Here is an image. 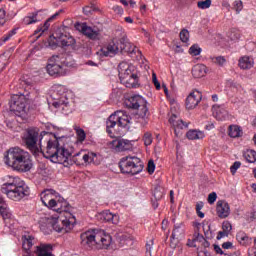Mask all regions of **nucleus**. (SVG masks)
Wrapping results in <instances>:
<instances>
[{"label": "nucleus", "instance_id": "f257e3e1", "mask_svg": "<svg viewBox=\"0 0 256 256\" xmlns=\"http://www.w3.org/2000/svg\"><path fill=\"white\" fill-rule=\"evenodd\" d=\"M41 153L46 159H50L52 163H60L61 165H71L69 161H73L71 152L65 149V146H61L59 139L51 134L44 132V136L40 138Z\"/></svg>", "mask_w": 256, "mask_h": 256}, {"label": "nucleus", "instance_id": "f03ea898", "mask_svg": "<svg viewBox=\"0 0 256 256\" xmlns=\"http://www.w3.org/2000/svg\"><path fill=\"white\" fill-rule=\"evenodd\" d=\"M4 163L8 167L19 171L20 173H27L33 168V160H31V154L29 152L19 148H10L4 156Z\"/></svg>", "mask_w": 256, "mask_h": 256}, {"label": "nucleus", "instance_id": "7ed1b4c3", "mask_svg": "<svg viewBox=\"0 0 256 256\" xmlns=\"http://www.w3.org/2000/svg\"><path fill=\"white\" fill-rule=\"evenodd\" d=\"M1 193L12 201H21L31 195V188L21 178L10 176L9 180L2 184Z\"/></svg>", "mask_w": 256, "mask_h": 256}, {"label": "nucleus", "instance_id": "20e7f679", "mask_svg": "<svg viewBox=\"0 0 256 256\" xmlns=\"http://www.w3.org/2000/svg\"><path fill=\"white\" fill-rule=\"evenodd\" d=\"M81 245L86 249H107L111 245V235L103 230H88L80 235Z\"/></svg>", "mask_w": 256, "mask_h": 256}, {"label": "nucleus", "instance_id": "39448f33", "mask_svg": "<svg viewBox=\"0 0 256 256\" xmlns=\"http://www.w3.org/2000/svg\"><path fill=\"white\" fill-rule=\"evenodd\" d=\"M129 115L123 110H119L111 114L106 121V132L113 139L115 138V133H121V130L115 129L120 127V129L129 130Z\"/></svg>", "mask_w": 256, "mask_h": 256}, {"label": "nucleus", "instance_id": "423d86ee", "mask_svg": "<svg viewBox=\"0 0 256 256\" xmlns=\"http://www.w3.org/2000/svg\"><path fill=\"white\" fill-rule=\"evenodd\" d=\"M46 132H41L39 135V129L37 128H28L23 133L22 143L26 148L33 153V155H39L41 153V138L45 137Z\"/></svg>", "mask_w": 256, "mask_h": 256}, {"label": "nucleus", "instance_id": "0eeeda50", "mask_svg": "<svg viewBox=\"0 0 256 256\" xmlns=\"http://www.w3.org/2000/svg\"><path fill=\"white\" fill-rule=\"evenodd\" d=\"M68 63L61 55H53L48 59L46 71L50 77H63L67 75Z\"/></svg>", "mask_w": 256, "mask_h": 256}, {"label": "nucleus", "instance_id": "6e6552de", "mask_svg": "<svg viewBox=\"0 0 256 256\" xmlns=\"http://www.w3.org/2000/svg\"><path fill=\"white\" fill-rule=\"evenodd\" d=\"M130 115H134L136 119H145L149 115V108H147V100L141 95H134L129 98Z\"/></svg>", "mask_w": 256, "mask_h": 256}, {"label": "nucleus", "instance_id": "1a4fd4ad", "mask_svg": "<svg viewBox=\"0 0 256 256\" xmlns=\"http://www.w3.org/2000/svg\"><path fill=\"white\" fill-rule=\"evenodd\" d=\"M10 110L4 112V117H14L21 113H25L27 107V96L25 94H14L9 101Z\"/></svg>", "mask_w": 256, "mask_h": 256}, {"label": "nucleus", "instance_id": "9d476101", "mask_svg": "<svg viewBox=\"0 0 256 256\" xmlns=\"http://www.w3.org/2000/svg\"><path fill=\"white\" fill-rule=\"evenodd\" d=\"M75 29H77V31H80V33H82L92 41H99L101 39V31L92 28L91 26H87V24L85 23L77 22L75 24Z\"/></svg>", "mask_w": 256, "mask_h": 256}, {"label": "nucleus", "instance_id": "9b49d317", "mask_svg": "<svg viewBox=\"0 0 256 256\" xmlns=\"http://www.w3.org/2000/svg\"><path fill=\"white\" fill-rule=\"evenodd\" d=\"M169 123L174 129V134L176 135V137H181V135H183V132H181V130L187 129V127H189V124L181 120L178 114H172L169 118Z\"/></svg>", "mask_w": 256, "mask_h": 256}, {"label": "nucleus", "instance_id": "f8f14e48", "mask_svg": "<svg viewBox=\"0 0 256 256\" xmlns=\"http://www.w3.org/2000/svg\"><path fill=\"white\" fill-rule=\"evenodd\" d=\"M41 201L45 207L48 209H53L55 207V203L59 196H57V192L55 190H45L40 194Z\"/></svg>", "mask_w": 256, "mask_h": 256}, {"label": "nucleus", "instance_id": "ddd939ff", "mask_svg": "<svg viewBox=\"0 0 256 256\" xmlns=\"http://www.w3.org/2000/svg\"><path fill=\"white\" fill-rule=\"evenodd\" d=\"M129 86L130 89H140L141 87V72L137 70V66L129 65Z\"/></svg>", "mask_w": 256, "mask_h": 256}, {"label": "nucleus", "instance_id": "4468645a", "mask_svg": "<svg viewBox=\"0 0 256 256\" xmlns=\"http://www.w3.org/2000/svg\"><path fill=\"white\" fill-rule=\"evenodd\" d=\"M129 169L130 175H139L143 171V161L137 156H129Z\"/></svg>", "mask_w": 256, "mask_h": 256}, {"label": "nucleus", "instance_id": "2eb2a0df", "mask_svg": "<svg viewBox=\"0 0 256 256\" xmlns=\"http://www.w3.org/2000/svg\"><path fill=\"white\" fill-rule=\"evenodd\" d=\"M127 71H129V63L121 62L118 65V73L120 83L125 87H129V73Z\"/></svg>", "mask_w": 256, "mask_h": 256}, {"label": "nucleus", "instance_id": "dca6fc26", "mask_svg": "<svg viewBox=\"0 0 256 256\" xmlns=\"http://www.w3.org/2000/svg\"><path fill=\"white\" fill-rule=\"evenodd\" d=\"M110 149L116 151L117 153H123V151L129 150V140L125 139H115L109 143Z\"/></svg>", "mask_w": 256, "mask_h": 256}, {"label": "nucleus", "instance_id": "f3484780", "mask_svg": "<svg viewBox=\"0 0 256 256\" xmlns=\"http://www.w3.org/2000/svg\"><path fill=\"white\" fill-rule=\"evenodd\" d=\"M202 95L199 91L191 92L186 98V109H195L201 102Z\"/></svg>", "mask_w": 256, "mask_h": 256}, {"label": "nucleus", "instance_id": "a211bd4d", "mask_svg": "<svg viewBox=\"0 0 256 256\" xmlns=\"http://www.w3.org/2000/svg\"><path fill=\"white\" fill-rule=\"evenodd\" d=\"M216 213L220 219H226V217H229V214L231 213L229 203L225 200L218 201L216 204Z\"/></svg>", "mask_w": 256, "mask_h": 256}, {"label": "nucleus", "instance_id": "6ab92c4d", "mask_svg": "<svg viewBox=\"0 0 256 256\" xmlns=\"http://www.w3.org/2000/svg\"><path fill=\"white\" fill-rule=\"evenodd\" d=\"M95 157H97V154L93 152L83 154L82 156L81 152H79L72 156V162L76 165H81V161H84V163H93V161H95Z\"/></svg>", "mask_w": 256, "mask_h": 256}, {"label": "nucleus", "instance_id": "aec40b11", "mask_svg": "<svg viewBox=\"0 0 256 256\" xmlns=\"http://www.w3.org/2000/svg\"><path fill=\"white\" fill-rule=\"evenodd\" d=\"M129 243V255L139 256L141 253V244L139 243V239L134 235H130Z\"/></svg>", "mask_w": 256, "mask_h": 256}, {"label": "nucleus", "instance_id": "412c9836", "mask_svg": "<svg viewBox=\"0 0 256 256\" xmlns=\"http://www.w3.org/2000/svg\"><path fill=\"white\" fill-rule=\"evenodd\" d=\"M70 207L71 206L64 198H62L61 196H58L54 204V207L52 208V211H56V213H67Z\"/></svg>", "mask_w": 256, "mask_h": 256}, {"label": "nucleus", "instance_id": "4be33fe9", "mask_svg": "<svg viewBox=\"0 0 256 256\" xmlns=\"http://www.w3.org/2000/svg\"><path fill=\"white\" fill-rule=\"evenodd\" d=\"M34 253H36L37 256H54L53 246L51 244L41 243L39 246H36Z\"/></svg>", "mask_w": 256, "mask_h": 256}, {"label": "nucleus", "instance_id": "5701e85b", "mask_svg": "<svg viewBox=\"0 0 256 256\" xmlns=\"http://www.w3.org/2000/svg\"><path fill=\"white\" fill-rule=\"evenodd\" d=\"M236 241L239 245H242V247H249V245L253 243V238L249 237L245 231L240 230L236 234Z\"/></svg>", "mask_w": 256, "mask_h": 256}, {"label": "nucleus", "instance_id": "b1692460", "mask_svg": "<svg viewBox=\"0 0 256 256\" xmlns=\"http://www.w3.org/2000/svg\"><path fill=\"white\" fill-rule=\"evenodd\" d=\"M36 242L35 237L29 234L22 236V249L25 251L24 253H31V247H33Z\"/></svg>", "mask_w": 256, "mask_h": 256}, {"label": "nucleus", "instance_id": "393cba45", "mask_svg": "<svg viewBox=\"0 0 256 256\" xmlns=\"http://www.w3.org/2000/svg\"><path fill=\"white\" fill-rule=\"evenodd\" d=\"M118 51L119 47H117L115 43H110L107 47H104L100 50V55L102 57H115Z\"/></svg>", "mask_w": 256, "mask_h": 256}, {"label": "nucleus", "instance_id": "a878e982", "mask_svg": "<svg viewBox=\"0 0 256 256\" xmlns=\"http://www.w3.org/2000/svg\"><path fill=\"white\" fill-rule=\"evenodd\" d=\"M100 219L102 221H107L113 223V225H117L119 223V215L111 213L109 210H105L99 214Z\"/></svg>", "mask_w": 256, "mask_h": 256}, {"label": "nucleus", "instance_id": "bb28decb", "mask_svg": "<svg viewBox=\"0 0 256 256\" xmlns=\"http://www.w3.org/2000/svg\"><path fill=\"white\" fill-rule=\"evenodd\" d=\"M192 75L196 79L205 77L207 75V66L205 64H197L192 68Z\"/></svg>", "mask_w": 256, "mask_h": 256}, {"label": "nucleus", "instance_id": "cd10ccee", "mask_svg": "<svg viewBox=\"0 0 256 256\" xmlns=\"http://www.w3.org/2000/svg\"><path fill=\"white\" fill-rule=\"evenodd\" d=\"M238 65L240 67V69H252L253 65H255V61L253 60L252 57L249 56H242L239 59Z\"/></svg>", "mask_w": 256, "mask_h": 256}, {"label": "nucleus", "instance_id": "c85d7f7f", "mask_svg": "<svg viewBox=\"0 0 256 256\" xmlns=\"http://www.w3.org/2000/svg\"><path fill=\"white\" fill-rule=\"evenodd\" d=\"M213 109V115L218 121H225V119H227L229 112H227L225 108L221 106H214Z\"/></svg>", "mask_w": 256, "mask_h": 256}, {"label": "nucleus", "instance_id": "c756f323", "mask_svg": "<svg viewBox=\"0 0 256 256\" xmlns=\"http://www.w3.org/2000/svg\"><path fill=\"white\" fill-rule=\"evenodd\" d=\"M129 55L134 62L141 61V59H143V54H141V50H139V48H137V46L133 44H130Z\"/></svg>", "mask_w": 256, "mask_h": 256}, {"label": "nucleus", "instance_id": "7c9ffc66", "mask_svg": "<svg viewBox=\"0 0 256 256\" xmlns=\"http://www.w3.org/2000/svg\"><path fill=\"white\" fill-rule=\"evenodd\" d=\"M53 106L56 107V109H62V111H69V100L67 97L62 96L59 101L53 102Z\"/></svg>", "mask_w": 256, "mask_h": 256}, {"label": "nucleus", "instance_id": "2f4dec72", "mask_svg": "<svg viewBox=\"0 0 256 256\" xmlns=\"http://www.w3.org/2000/svg\"><path fill=\"white\" fill-rule=\"evenodd\" d=\"M228 135L232 139H237L243 135V130L237 125H230L228 128Z\"/></svg>", "mask_w": 256, "mask_h": 256}, {"label": "nucleus", "instance_id": "473e14b6", "mask_svg": "<svg viewBox=\"0 0 256 256\" xmlns=\"http://www.w3.org/2000/svg\"><path fill=\"white\" fill-rule=\"evenodd\" d=\"M187 139H190V141H195L197 139H204L205 138V133L203 131L199 130H189L186 133Z\"/></svg>", "mask_w": 256, "mask_h": 256}, {"label": "nucleus", "instance_id": "72a5a7b5", "mask_svg": "<svg viewBox=\"0 0 256 256\" xmlns=\"http://www.w3.org/2000/svg\"><path fill=\"white\" fill-rule=\"evenodd\" d=\"M185 233V228H183V223H178L174 225V229L172 231V239H179Z\"/></svg>", "mask_w": 256, "mask_h": 256}, {"label": "nucleus", "instance_id": "f704fd0d", "mask_svg": "<svg viewBox=\"0 0 256 256\" xmlns=\"http://www.w3.org/2000/svg\"><path fill=\"white\" fill-rule=\"evenodd\" d=\"M119 167L121 173H123L124 175L129 174V156H126L120 160Z\"/></svg>", "mask_w": 256, "mask_h": 256}, {"label": "nucleus", "instance_id": "c9c22d12", "mask_svg": "<svg viewBox=\"0 0 256 256\" xmlns=\"http://www.w3.org/2000/svg\"><path fill=\"white\" fill-rule=\"evenodd\" d=\"M71 45H75L73 37L60 36V47H71Z\"/></svg>", "mask_w": 256, "mask_h": 256}, {"label": "nucleus", "instance_id": "e433bc0d", "mask_svg": "<svg viewBox=\"0 0 256 256\" xmlns=\"http://www.w3.org/2000/svg\"><path fill=\"white\" fill-rule=\"evenodd\" d=\"M202 229L204 231V239L211 240L215 237V233L211 230V225L203 223Z\"/></svg>", "mask_w": 256, "mask_h": 256}, {"label": "nucleus", "instance_id": "4c0bfd02", "mask_svg": "<svg viewBox=\"0 0 256 256\" xmlns=\"http://www.w3.org/2000/svg\"><path fill=\"white\" fill-rule=\"evenodd\" d=\"M0 215L4 221H7V219H11L13 217V214L11 213V209H9V206L6 204V206H2L0 208Z\"/></svg>", "mask_w": 256, "mask_h": 256}, {"label": "nucleus", "instance_id": "58836bf2", "mask_svg": "<svg viewBox=\"0 0 256 256\" xmlns=\"http://www.w3.org/2000/svg\"><path fill=\"white\" fill-rule=\"evenodd\" d=\"M49 23H51V21H49V19H47L43 26H40V27H38V29L35 30L34 35H37L40 33V35H38L36 37V39H39V37H41V35H43V33H45V31L49 30V27H51V24H49Z\"/></svg>", "mask_w": 256, "mask_h": 256}, {"label": "nucleus", "instance_id": "ea45409f", "mask_svg": "<svg viewBox=\"0 0 256 256\" xmlns=\"http://www.w3.org/2000/svg\"><path fill=\"white\" fill-rule=\"evenodd\" d=\"M37 12H34L32 14H29L23 19L24 25H33V23H37Z\"/></svg>", "mask_w": 256, "mask_h": 256}, {"label": "nucleus", "instance_id": "a19ab883", "mask_svg": "<svg viewBox=\"0 0 256 256\" xmlns=\"http://www.w3.org/2000/svg\"><path fill=\"white\" fill-rule=\"evenodd\" d=\"M244 158L248 163H255L256 161V151L255 150H247L244 153Z\"/></svg>", "mask_w": 256, "mask_h": 256}, {"label": "nucleus", "instance_id": "79ce46f5", "mask_svg": "<svg viewBox=\"0 0 256 256\" xmlns=\"http://www.w3.org/2000/svg\"><path fill=\"white\" fill-rule=\"evenodd\" d=\"M48 45L51 49H57V47H60V38L51 35L48 39Z\"/></svg>", "mask_w": 256, "mask_h": 256}, {"label": "nucleus", "instance_id": "37998d69", "mask_svg": "<svg viewBox=\"0 0 256 256\" xmlns=\"http://www.w3.org/2000/svg\"><path fill=\"white\" fill-rule=\"evenodd\" d=\"M13 35H17V28L12 29L5 36H3L0 39V45H3V43H7V41H9V39H11V37H13Z\"/></svg>", "mask_w": 256, "mask_h": 256}, {"label": "nucleus", "instance_id": "c03bdc74", "mask_svg": "<svg viewBox=\"0 0 256 256\" xmlns=\"http://www.w3.org/2000/svg\"><path fill=\"white\" fill-rule=\"evenodd\" d=\"M75 131H76L78 141H80V143H83V141L87 138V134L85 133V130H83L80 127H76Z\"/></svg>", "mask_w": 256, "mask_h": 256}, {"label": "nucleus", "instance_id": "a18cd8bd", "mask_svg": "<svg viewBox=\"0 0 256 256\" xmlns=\"http://www.w3.org/2000/svg\"><path fill=\"white\" fill-rule=\"evenodd\" d=\"M202 51L203 49H201V47H199L197 44H194L189 48V54L193 55L194 57H197V55H201Z\"/></svg>", "mask_w": 256, "mask_h": 256}, {"label": "nucleus", "instance_id": "49530a36", "mask_svg": "<svg viewBox=\"0 0 256 256\" xmlns=\"http://www.w3.org/2000/svg\"><path fill=\"white\" fill-rule=\"evenodd\" d=\"M212 63H215V65H219V67H223L225 63H227V60L223 56L218 57H212Z\"/></svg>", "mask_w": 256, "mask_h": 256}, {"label": "nucleus", "instance_id": "de8ad7c7", "mask_svg": "<svg viewBox=\"0 0 256 256\" xmlns=\"http://www.w3.org/2000/svg\"><path fill=\"white\" fill-rule=\"evenodd\" d=\"M155 244L153 239H150L146 242V256H153L152 251H153V245Z\"/></svg>", "mask_w": 256, "mask_h": 256}, {"label": "nucleus", "instance_id": "09e8293b", "mask_svg": "<svg viewBox=\"0 0 256 256\" xmlns=\"http://www.w3.org/2000/svg\"><path fill=\"white\" fill-rule=\"evenodd\" d=\"M211 3H213V0L198 1L197 7L198 9H209V7H211Z\"/></svg>", "mask_w": 256, "mask_h": 256}, {"label": "nucleus", "instance_id": "8fccbe9b", "mask_svg": "<svg viewBox=\"0 0 256 256\" xmlns=\"http://www.w3.org/2000/svg\"><path fill=\"white\" fill-rule=\"evenodd\" d=\"M180 41L182 43H188L189 42V30L187 29H182L180 32Z\"/></svg>", "mask_w": 256, "mask_h": 256}, {"label": "nucleus", "instance_id": "3c124183", "mask_svg": "<svg viewBox=\"0 0 256 256\" xmlns=\"http://www.w3.org/2000/svg\"><path fill=\"white\" fill-rule=\"evenodd\" d=\"M233 9L236 11V13H241V11H243V1L235 0L233 3Z\"/></svg>", "mask_w": 256, "mask_h": 256}, {"label": "nucleus", "instance_id": "603ef678", "mask_svg": "<svg viewBox=\"0 0 256 256\" xmlns=\"http://www.w3.org/2000/svg\"><path fill=\"white\" fill-rule=\"evenodd\" d=\"M233 229V226L231 225V222L225 221L222 223V231H225L226 233H231V230Z\"/></svg>", "mask_w": 256, "mask_h": 256}, {"label": "nucleus", "instance_id": "864d4df0", "mask_svg": "<svg viewBox=\"0 0 256 256\" xmlns=\"http://www.w3.org/2000/svg\"><path fill=\"white\" fill-rule=\"evenodd\" d=\"M241 167V162L236 161L233 163V165L230 167V173H232V175H235L237 173V169H239Z\"/></svg>", "mask_w": 256, "mask_h": 256}, {"label": "nucleus", "instance_id": "5fc2aeb1", "mask_svg": "<svg viewBox=\"0 0 256 256\" xmlns=\"http://www.w3.org/2000/svg\"><path fill=\"white\" fill-rule=\"evenodd\" d=\"M147 171L149 175H153V173H155V162L153 160H149Z\"/></svg>", "mask_w": 256, "mask_h": 256}, {"label": "nucleus", "instance_id": "6e6d98bb", "mask_svg": "<svg viewBox=\"0 0 256 256\" xmlns=\"http://www.w3.org/2000/svg\"><path fill=\"white\" fill-rule=\"evenodd\" d=\"M153 143V137H151V134L149 133H146L144 135V145L149 146Z\"/></svg>", "mask_w": 256, "mask_h": 256}, {"label": "nucleus", "instance_id": "4d7b16f0", "mask_svg": "<svg viewBox=\"0 0 256 256\" xmlns=\"http://www.w3.org/2000/svg\"><path fill=\"white\" fill-rule=\"evenodd\" d=\"M215 201H217V193L212 192L208 195V203L210 205H213V203H215Z\"/></svg>", "mask_w": 256, "mask_h": 256}, {"label": "nucleus", "instance_id": "13d9d810", "mask_svg": "<svg viewBox=\"0 0 256 256\" xmlns=\"http://www.w3.org/2000/svg\"><path fill=\"white\" fill-rule=\"evenodd\" d=\"M152 81H153L154 86L156 87V89L159 91V89H161V84L159 83V80H157V74L156 73L152 74Z\"/></svg>", "mask_w": 256, "mask_h": 256}, {"label": "nucleus", "instance_id": "bf43d9fd", "mask_svg": "<svg viewBox=\"0 0 256 256\" xmlns=\"http://www.w3.org/2000/svg\"><path fill=\"white\" fill-rule=\"evenodd\" d=\"M194 241L198 243H203L205 241V237L203 236V234L196 233L194 235Z\"/></svg>", "mask_w": 256, "mask_h": 256}, {"label": "nucleus", "instance_id": "052dcab7", "mask_svg": "<svg viewBox=\"0 0 256 256\" xmlns=\"http://www.w3.org/2000/svg\"><path fill=\"white\" fill-rule=\"evenodd\" d=\"M224 237H229V232H225V230L219 231L216 239L219 241Z\"/></svg>", "mask_w": 256, "mask_h": 256}, {"label": "nucleus", "instance_id": "680f3d73", "mask_svg": "<svg viewBox=\"0 0 256 256\" xmlns=\"http://www.w3.org/2000/svg\"><path fill=\"white\" fill-rule=\"evenodd\" d=\"M5 17H6V12L3 9H0V26L1 27L6 22Z\"/></svg>", "mask_w": 256, "mask_h": 256}, {"label": "nucleus", "instance_id": "e2e57ef3", "mask_svg": "<svg viewBox=\"0 0 256 256\" xmlns=\"http://www.w3.org/2000/svg\"><path fill=\"white\" fill-rule=\"evenodd\" d=\"M155 200H152V207L153 209H157L159 207V199H161V197H157V194H154Z\"/></svg>", "mask_w": 256, "mask_h": 256}, {"label": "nucleus", "instance_id": "0e129e2a", "mask_svg": "<svg viewBox=\"0 0 256 256\" xmlns=\"http://www.w3.org/2000/svg\"><path fill=\"white\" fill-rule=\"evenodd\" d=\"M214 251L217 255H223V249L217 244H214Z\"/></svg>", "mask_w": 256, "mask_h": 256}, {"label": "nucleus", "instance_id": "69168bd1", "mask_svg": "<svg viewBox=\"0 0 256 256\" xmlns=\"http://www.w3.org/2000/svg\"><path fill=\"white\" fill-rule=\"evenodd\" d=\"M113 11H115L117 15H123V8H121L120 6H114Z\"/></svg>", "mask_w": 256, "mask_h": 256}, {"label": "nucleus", "instance_id": "338daca9", "mask_svg": "<svg viewBox=\"0 0 256 256\" xmlns=\"http://www.w3.org/2000/svg\"><path fill=\"white\" fill-rule=\"evenodd\" d=\"M62 12H63V10H59L54 15H52L50 18H48V21H54V19H57V17H59V15H61Z\"/></svg>", "mask_w": 256, "mask_h": 256}, {"label": "nucleus", "instance_id": "774afa93", "mask_svg": "<svg viewBox=\"0 0 256 256\" xmlns=\"http://www.w3.org/2000/svg\"><path fill=\"white\" fill-rule=\"evenodd\" d=\"M233 247V243L232 242H224L222 244V248L223 249H231Z\"/></svg>", "mask_w": 256, "mask_h": 256}]
</instances>
